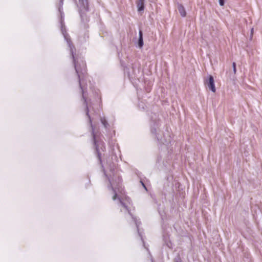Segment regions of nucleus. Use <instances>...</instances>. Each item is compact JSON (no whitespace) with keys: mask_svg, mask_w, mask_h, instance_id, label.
<instances>
[{"mask_svg":"<svg viewBox=\"0 0 262 262\" xmlns=\"http://www.w3.org/2000/svg\"><path fill=\"white\" fill-rule=\"evenodd\" d=\"M109 181L111 185L112 190L114 193L112 199L113 200H115L117 199H118L122 206L128 210L127 205L130 204L131 200L129 197L124 194V189L121 185L122 181L121 178L119 176L116 177V183H115L113 179L112 180L109 179Z\"/></svg>","mask_w":262,"mask_h":262,"instance_id":"f257e3e1","label":"nucleus"},{"mask_svg":"<svg viewBox=\"0 0 262 262\" xmlns=\"http://www.w3.org/2000/svg\"><path fill=\"white\" fill-rule=\"evenodd\" d=\"M71 52L75 69L79 78V85L81 89L82 97L85 101L84 90L86 89V86L84 81L87 77L86 63L82 58L75 56L72 49Z\"/></svg>","mask_w":262,"mask_h":262,"instance_id":"f03ea898","label":"nucleus"},{"mask_svg":"<svg viewBox=\"0 0 262 262\" xmlns=\"http://www.w3.org/2000/svg\"><path fill=\"white\" fill-rule=\"evenodd\" d=\"M207 85L209 89H210L214 93L215 92L216 90L214 85V79L213 76L211 75H210L209 77V80L207 83Z\"/></svg>","mask_w":262,"mask_h":262,"instance_id":"7ed1b4c3","label":"nucleus"},{"mask_svg":"<svg viewBox=\"0 0 262 262\" xmlns=\"http://www.w3.org/2000/svg\"><path fill=\"white\" fill-rule=\"evenodd\" d=\"M178 9L182 17H185L186 16V12L183 6L182 5H179L178 7Z\"/></svg>","mask_w":262,"mask_h":262,"instance_id":"20e7f679","label":"nucleus"},{"mask_svg":"<svg viewBox=\"0 0 262 262\" xmlns=\"http://www.w3.org/2000/svg\"><path fill=\"white\" fill-rule=\"evenodd\" d=\"M93 136L94 141L95 145L96 146V149L99 152V144L98 143V142L96 140V134L95 133L94 129H93Z\"/></svg>","mask_w":262,"mask_h":262,"instance_id":"39448f33","label":"nucleus"},{"mask_svg":"<svg viewBox=\"0 0 262 262\" xmlns=\"http://www.w3.org/2000/svg\"><path fill=\"white\" fill-rule=\"evenodd\" d=\"M138 10L139 11L143 10L144 9V3L142 1H139L137 4Z\"/></svg>","mask_w":262,"mask_h":262,"instance_id":"423d86ee","label":"nucleus"},{"mask_svg":"<svg viewBox=\"0 0 262 262\" xmlns=\"http://www.w3.org/2000/svg\"><path fill=\"white\" fill-rule=\"evenodd\" d=\"M138 45L140 48H142L143 46V37H139Z\"/></svg>","mask_w":262,"mask_h":262,"instance_id":"0eeeda50","label":"nucleus"},{"mask_svg":"<svg viewBox=\"0 0 262 262\" xmlns=\"http://www.w3.org/2000/svg\"><path fill=\"white\" fill-rule=\"evenodd\" d=\"M101 121L102 123L103 124V125L105 127H106V126L107 125V123L106 120L105 119V118H101Z\"/></svg>","mask_w":262,"mask_h":262,"instance_id":"6e6552de","label":"nucleus"},{"mask_svg":"<svg viewBox=\"0 0 262 262\" xmlns=\"http://www.w3.org/2000/svg\"><path fill=\"white\" fill-rule=\"evenodd\" d=\"M232 64H233V71H234V74H235L236 72V64L235 62H233Z\"/></svg>","mask_w":262,"mask_h":262,"instance_id":"1a4fd4ad","label":"nucleus"},{"mask_svg":"<svg viewBox=\"0 0 262 262\" xmlns=\"http://www.w3.org/2000/svg\"><path fill=\"white\" fill-rule=\"evenodd\" d=\"M220 5L222 6H224V0H219Z\"/></svg>","mask_w":262,"mask_h":262,"instance_id":"9d476101","label":"nucleus"},{"mask_svg":"<svg viewBox=\"0 0 262 262\" xmlns=\"http://www.w3.org/2000/svg\"><path fill=\"white\" fill-rule=\"evenodd\" d=\"M139 37H143L142 32L141 30L139 31Z\"/></svg>","mask_w":262,"mask_h":262,"instance_id":"9b49d317","label":"nucleus"},{"mask_svg":"<svg viewBox=\"0 0 262 262\" xmlns=\"http://www.w3.org/2000/svg\"><path fill=\"white\" fill-rule=\"evenodd\" d=\"M80 2H82L83 3L85 2H86V0H79Z\"/></svg>","mask_w":262,"mask_h":262,"instance_id":"f8f14e48","label":"nucleus"},{"mask_svg":"<svg viewBox=\"0 0 262 262\" xmlns=\"http://www.w3.org/2000/svg\"><path fill=\"white\" fill-rule=\"evenodd\" d=\"M103 147H101V149L103 150V148H104V146H102Z\"/></svg>","mask_w":262,"mask_h":262,"instance_id":"ddd939ff","label":"nucleus"},{"mask_svg":"<svg viewBox=\"0 0 262 262\" xmlns=\"http://www.w3.org/2000/svg\"><path fill=\"white\" fill-rule=\"evenodd\" d=\"M103 147H101V149L103 150V148H104V146H102Z\"/></svg>","mask_w":262,"mask_h":262,"instance_id":"4468645a","label":"nucleus"},{"mask_svg":"<svg viewBox=\"0 0 262 262\" xmlns=\"http://www.w3.org/2000/svg\"><path fill=\"white\" fill-rule=\"evenodd\" d=\"M101 145H102V146H103V143H102V144H101Z\"/></svg>","mask_w":262,"mask_h":262,"instance_id":"2eb2a0df","label":"nucleus"}]
</instances>
